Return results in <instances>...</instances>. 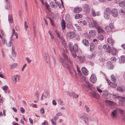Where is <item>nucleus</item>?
I'll use <instances>...</instances> for the list:
<instances>
[{"label":"nucleus","instance_id":"obj_15","mask_svg":"<svg viewBox=\"0 0 125 125\" xmlns=\"http://www.w3.org/2000/svg\"><path fill=\"white\" fill-rule=\"evenodd\" d=\"M91 96L95 98L98 99L99 98V94L94 92H92L91 93Z\"/></svg>","mask_w":125,"mask_h":125},{"label":"nucleus","instance_id":"obj_45","mask_svg":"<svg viewBox=\"0 0 125 125\" xmlns=\"http://www.w3.org/2000/svg\"><path fill=\"white\" fill-rule=\"evenodd\" d=\"M116 60V59L115 57H112L111 58V61L112 62H115Z\"/></svg>","mask_w":125,"mask_h":125},{"label":"nucleus","instance_id":"obj_31","mask_svg":"<svg viewBox=\"0 0 125 125\" xmlns=\"http://www.w3.org/2000/svg\"><path fill=\"white\" fill-rule=\"evenodd\" d=\"M110 87L113 88H115L117 86V84L116 83H113L111 82L109 83Z\"/></svg>","mask_w":125,"mask_h":125},{"label":"nucleus","instance_id":"obj_32","mask_svg":"<svg viewBox=\"0 0 125 125\" xmlns=\"http://www.w3.org/2000/svg\"><path fill=\"white\" fill-rule=\"evenodd\" d=\"M112 54L113 55H115L116 53V50L115 49L114 47L112 48L111 49Z\"/></svg>","mask_w":125,"mask_h":125},{"label":"nucleus","instance_id":"obj_61","mask_svg":"<svg viewBox=\"0 0 125 125\" xmlns=\"http://www.w3.org/2000/svg\"><path fill=\"white\" fill-rule=\"evenodd\" d=\"M20 110L21 112L22 113H23L25 112V109L22 107H21L20 108Z\"/></svg>","mask_w":125,"mask_h":125},{"label":"nucleus","instance_id":"obj_49","mask_svg":"<svg viewBox=\"0 0 125 125\" xmlns=\"http://www.w3.org/2000/svg\"><path fill=\"white\" fill-rule=\"evenodd\" d=\"M55 33H56L57 36L59 38H60V37H61V35H60V34L59 33L58 31L57 30H56L55 31Z\"/></svg>","mask_w":125,"mask_h":125},{"label":"nucleus","instance_id":"obj_13","mask_svg":"<svg viewBox=\"0 0 125 125\" xmlns=\"http://www.w3.org/2000/svg\"><path fill=\"white\" fill-rule=\"evenodd\" d=\"M96 32L94 30H92L90 31L89 32V36L91 37H95L96 35Z\"/></svg>","mask_w":125,"mask_h":125},{"label":"nucleus","instance_id":"obj_26","mask_svg":"<svg viewBox=\"0 0 125 125\" xmlns=\"http://www.w3.org/2000/svg\"><path fill=\"white\" fill-rule=\"evenodd\" d=\"M82 42L83 44L85 46H88L89 45V43L88 41L86 40H83L82 41Z\"/></svg>","mask_w":125,"mask_h":125},{"label":"nucleus","instance_id":"obj_18","mask_svg":"<svg viewBox=\"0 0 125 125\" xmlns=\"http://www.w3.org/2000/svg\"><path fill=\"white\" fill-rule=\"evenodd\" d=\"M82 10V9L80 7H76L73 9L74 12L75 13H77L81 11Z\"/></svg>","mask_w":125,"mask_h":125},{"label":"nucleus","instance_id":"obj_64","mask_svg":"<svg viewBox=\"0 0 125 125\" xmlns=\"http://www.w3.org/2000/svg\"><path fill=\"white\" fill-rule=\"evenodd\" d=\"M62 114L61 112H59L56 113V116H59L62 115Z\"/></svg>","mask_w":125,"mask_h":125},{"label":"nucleus","instance_id":"obj_6","mask_svg":"<svg viewBox=\"0 0 125 125\" xmlns=\"http://www.w3.org/2000/svg\"><path fill=\"white\" fill-rule=\"evenodd\" d=\"M83 8L86 14L89 13L90 10V8L89 6L87 4H85L83 5Z\"/></svg>","mask_w":125,"mask_h":125},{"label":"nucleus","instance_id":"obj_42","mask_svg":"<svg viewBox=\"0 0 125 125\" xmlns=\"http://www.w3.org/2000/svg\"><path fill=\"white\" fill-rule=\"evenodd\" d=\"M120 14L121 15H125V11L122 9H120L119 11Z\"/></svg>","mask_w":125,"mask_h":125},{"label":"nucleus","instance_id":"obj_46","mask_svg":"<svg viewBox=\"0 0 125 125\" xmlns=\"http://www.w3.org/2000/svg\"><path fill=\"white\" fill-rule=\"evenodd\" d=\"M39 95V92L38 91H36L34 94V95L36 96V98L37 99H38V97Z\"/></svg>","mask_w":125,"mask_h":125},{"label":"nucleus","instance_id":"obj_35","mask_svg":"<svg viewBox=\"0 0 125 125\" xmlns=\"http://www.w3.org/2000/svg\"><path fill=\"white\" fill-rule=\"evenodd\" d=\"M8 20L9 22L12 23L13 22L12 17V15H8Z\"/></svg>","mask_w":125,"mask_h":125},{"label":"nucleus","instance_id":"obj_36","mask_svg":"<svg viewBox=\"0 0 125 125\" xmlns=\"http://www.w3.org/2000/svg\"><path fill=\"white\" fill-rule=\"evenodd\" d=\"M83 17L82 15L80 14H77L75 15V19H79Z\"/></svg>","mask_w":125,"mask_h":125},{"label":"nucleus","instance_id":"obj_24","mask_svg":"<svg viewBox=\"0 0 125 125\" xmlns=\"http://www.w3.org/2000/svg\"><path fill=\"white\" fill-rule=\"evenodd\" d=\"M117 90L121 92H123L125 90V87L123 86L117 87Z\"/></svg>","mask_w":125,"mask_h":125},{"label":"nucleus","instance_id":"obj_34","mask_svg":"<svg viewBox=\"0 0 125 125\" xmlns=\"http://www.w3.org/2000/svg\"><path fill=\"white\" fill-rule=\"evenodd\" d=\"M111 79L112 81L114 83L116 81V78L113 75H112L111 76Z\"/></svg>","mask_w":125,"mask_h":125},{"label":"nucleus","instance_id":"obj_56","mask_svg":"<svg viewBox=\"0 0 125 125\" xmlns=\"http://www.w3.org/2000/svg\"><path fill=\"white\" fill-rule=\"evenodd\" d=\"M41 124L43 125H47L48 124V123L47 121L45 120L43 123Z\"/></svg>","mask_w":125,"mask_h":125},{"label":"nucleus","instance_id":"obj_55","mask_svg":"<svg viewBox=\"0 0 125 125\" xmlns=\"http://www.w3.org/2000/svg\"><path fill=\"white\" fill-rule=\"evenodd\" d=\"M99 40H102L104 39V37L103 35H101L99 37Z\"/></svg>","mask_w":125,"mask_h":125},{"label":"nucleus","instance_id":"obj_54","mask_svg":"<svg viewBox=\"0 0 125 125\" xmlns=\"http://www.w3.org/2000/svg\"><path fill=\"white\" fill-rule=\"evenodd\" d=\"M12 35L11 37V38H10L11 39H12V37L15 34V33L16 32H15V29H12Z\"/></svg>","mask_w":125,"mask_h":125},{"label":"nucleus","instance_id":"obj_22","mask_svg":"<svg viewBox=\"0 0 125 125\" xmlns=\"http://www.w3.org/2000/svg\"><path fill=\"white\" fill-rule=\"evenodd\" d=\"M96 28L97 29L98 33H102L104 32V31L102 29L101 27L99 25Z\"/></svg>","mask_w":125,"mask_h":125},{"label":"nucleus","instance_id":"obj_44","mask_svg":"<svg viewBox=\"0 0 125 125\" xmlns=\"http://www.w3.org/2000/svg\"><path fill=\"white\" fill-rule=\"evenodd\" d=\"M111 47L109 46H108V47H107V48L106 49V51L107 52L110 53L111 52Z\"/></svg>","mask_w":125,"mask_h":125},{"label":"nucleus","instance_id":"obj_51","mask_svg":"<svg viewBox=\"0 0 125 125\" xmlns=\"http://www.w3.org/2000/svg\"><path fill=\"white\" fill-rule=\"evenodd\" d=\"M58 101L59 104H60L61 105H63V101L61 99H59L58 100Z\"/></svg>","mask_w":125,"mask_h":125},{"label":"nucleus","instance_id":"obj_1","mask_svg":"<svg viewBox=\"0 0 125 125\" xmlns=\"http://www.w3.org/2000/svg\"><path fill=\"white\" fill-rule=\"evenodd\" d=\"M63 50L64 52L62 53V56L65 60H68L69 62V63L68 64L65 63L63 65V67L66 68L68 70L70 74L72 75L74 73H76V71L75 70L74 66L72 64V62L68 59V57L66 55V53L67 52V51L66 48L64 47L63 49Z\"/></svg>","mask_w":125,"mask_h":125},{"label":"nucleus","instance_id":"obj_60","mask_svg":"<svg viewBox=\"0 0 125 125\" xmlns=\"http://www.w3.org/2000/svg\"><path fill=\"white\" fill-rule=\"evenodd\" d=\"M40 111L41 113L42 114H44L45 112L44 109L43 107L41 109Z\"/></svg>","mask_w":125,"mask_h":125},{"label":"nucleus","instance_id":"obj_14","mask_svg":"<svg viewBox=\"0 0 125 125\" xmlns=\"http://www.w3.org/2000/svg\"><path fill=\"white\" fill-rule=\"evenodd\" d=\"M119 102L120 105H123L125 104L124 102L125 101V97H119Z\"/></svg>","mask_w":125,"mask_h":125},{"label":"nucleus","instance_id":"obj_39","mask_svg":"<svg viewBox=\"0 0 125 125\" xmlns=\"http://www.w3.org/2000/svg\"><path fill=\"white\" fill-rule=\"evenodd\" d=\"M99 60L100 62H103L105 61V58L104 56H101Z\"/></svg>","mask_w":125,"mask_h":125},{"label":"nucleus","instance_id":"obj_28","mask_svg":"<svg viewBox=\"0 0 125 125\" xmlns=\"http://www.w3.org/2000/svg\"><path fill=\"white\" fill-rule=\"evenodd\" d=\"M18 75H17L14 76L12 78V80L14 83H17V80Z\"/></svg>","mask_w":125,"mask_h":125},{"label":"nucleus","instance_id":"obj_7","mask_svg":"<svg viewBox=\"0 0 125 125\" xmlns=\"http://www.w3.org/2000/svg\"><path fill=\"white\" fill-rule=\"evenodd\" d=\"M60 3L58 2H57L55 0H54V1L51 2L50 3L51 7L52 8H56L59 5Z\"/></svg>","mask_w":125,"mask_h":125},{"label":"nucleus","instance_id":"obj_29","mask_svg":"<svg viewBox=\"0 0 125 125\" xmlns=\"http://www.w3.org/2000/svg\"><path fill=\"white\" fill-rule=\"evenodd\" d=\"M85 86L86 87L90 89L92 87V85L88 82H85L84 83V86Z\"/></svg>","mask_w":125,"mask_h":125},{"label":"nucleus","instance_id":"obj_17","mask_svg":"<svg viewBox=\"0 0 125 125\" xmlns=\"http://www.w3.org/2000/svg\"><path fill=\"white\" fill-rule=\"evenodd\" d=\"M67 94L70 96H72L73 98H76L78 97V95L76 94L73 93H70L69 92H67Z\"/></svg>","mask_w":125,"mask_h":125},{"label":"nucleus","instance_id":"obj_5","mask_svg":"<svg viewBox=\"0 0 125 125\" xmlns=\"http://www.w3.org/2000/svg\"><path fill=\"white\" fill-rule=\"evenodd\" d=\"M87 115L85 114H81L80 116V118L84 121L85 123L88 124V118Z\"/></svg>","mask_w":125,"mask_h":125},{"label":"nucleus","instance_id":"obj_40","mask_svg":"<svg viewBox=\"0 0 125 125\" xmlns=\"http://www.w3.org/2000/svg\"><path fill=\"white\" fill-rule=\"evenodd\" d=\"M12 39L11 38L10 40L9 41V42L7 44V45L9 47H10L12 44V42L13 40H12Z\"/></svg>","mask_w":125,"mask_h":125},{"label":"nucleus","instance_id":"obj_38","mask_svg":"<svg viewBox=\"0 0 125 125\" xmlns=\"http://www.w3.org/2000/svg\"><path fill=\"white\" fill-rule=\"evenodd\" d=\"M110 14L104 13V17L106 19H108L110 18Z\"/></svg>","mask_w":125,"mask_h":125},{"label":"nucleus","instance_id":"obj_53","mask_svg":"<svg viewBox=\"0 0 125 125\" xmlns=\"http://www.w3.org/2000/svg\"><path fill=\"white\" fill-rule=\"evenodd\" d=\"M70 16L69 14H67L65 15V20L67 21L68 20L70 19Z\"/></svg>","mask_w":125,"mask_h":125},{"label":"nucleus","instance_id":"obj_37","mask_svg":"<svg viewBox=\"0 0 125 125\" xmlns=\"http://www.w3.org/2000/svg\"><path fill=\"white\" fill-rule=\"evenodd\" d=\"M111 11L110 9L108 8H107L106 9L104 13L110 14Z\"/></svg>","mask_w":125,"mask_h":125},{"label":"nucleus","instance_id":"obj_23","mask_svg":"<svg viewBox=\"0 0 125 125\" xmlns=\"http://www.w3.org/2000/svg\"><path fill=\"white\" fill-rule=\"evenodd\" d=\"M119 62L120 63H123L125 62V57L124 56H121L119 58Z\"/></svg>","mask_w":125,"mask_h":125},{"label":"nucleus","instance_id":"obj_33","mask_svg":"<svg viewBox=\"0 0 125 125\" xmlns=\"http://www.w3.org/2000/svg\"><path fill=\"white\" fill-rule=\"evenodd\" d=\"M78 58H79L80 61L82 62H83L85 60V57L84 56H78Z\"/></svg>","mask_w":125,"mask_h":125},{"label":"nucleus","instance_id":"obj_20","mask_svg":"<svg viewBox=\"0 0 125 125\" xmlns=\"http://www.w3.org/2000/svg\"><path fill=\"white\" fill-rule=\"evenodd\" d=\"M103 96L104 98L107 99L111 97L110 94L107 92H105L104 93V94Z\"/></svg>","mask_w":125,"mask_h":125},{"label":"nucleus","instance_id":"obj_25","mask_svg":"<svg viewBox=\"0 0 125 125\" xmlns=\"http://www.w3.org/2000/svg\"><path fill=\"white\" fill-rule=\"evenodd\" d=\"M18 65V64L16 63H14L9 65V67L11 69H13L16 68Z\"/></svg>","mask_w":125,"mask_h":125},{"label":"nucleus","instance_id":"obj_12","mask_svg":"<svg viewBox=\"0 0 125 125\" xmlns=\"http://www.w3.org/2000/svg\"><path fill=\"white\" fill-rule=\"evenodd\" d=\"M114 27L112 24H110V26H106L105 27V29L107 31L110 32L111 29H114Z\"/></svg>","mask_w":125,"mask_h":125},{"label":"nucleus","instance_id":"obj_47","mask_svg":"<svg viewBox=\"0 0 125 125\" xmlns=\"http://www.w3.org/2000/svg\"><path fill=\"white\" fill-rule=\"evenodd\" d=\"M59 38L61 40V41L62 43L63 44H65V41L63 37L62 36H61Z\"/></svg>","mask_w":125,"mask_h":125},{"label":"nucleus","instance_id":"obj_16","mask_svg":"<svg viewBox=\"0 0 125 125\" xmlns=\"http://www.w3.org/2000/svg\"><path fill=\"white\" fill-rule=\"evenodd\" d=\"M105 102L107 105L109 106L115 105L116 104L114 102L108 100H105Z\"/></svg>","mask_w":125,"mask_h":125},{"label":"nucleus","instance_id":"obj_8","mask_svg":"<svg viewBox=\"0 0 125 125\" xmlns=\"http://www.w3.org/2000/svg\"><path fill=\"white\" fill-rule=\"evenodd\" d=\"M75 36V34L74 31H70L67 33V37L69 38H73Z\"/></svg>","mask_w":125,"mask_h":125},{"label":"nucleus","instance_id":"obj_43","mask_svg":"<svg viewBox=\"0 0 125 125\" xmlns=\"http://www.w3.org/2000/svg\"><path fill=\"white\" fill-rule=\"evenodd\" d=\"M118 108L119 110V111H118V113H120L121 115H123L124 113V111L123 110L118 108Z\"/></svg>","mask_w":125,"mask_h":125},{"label":"nucleus","instance_id":"obj_58","mask_svg":"<svg viewBox=\"0 0 125 125\" xmlns=\"http://www.w3.org/2000/svg\"><path fill=\"white\" fill-rule=\"evenodd\" d=\"M94 56L93 54H88V57L90 59L92 58Z\"/></svg>","mask_w":125,"mask_h":125},{"label":"nucleus","instance_id":"obj_3","mask_svg":"<svg viewBox=\"0 0 125 125\" xmlns=\"http://www.w3.org/2000/svg\"><path fill=\"white\" fill-rule=\"evenodd\" d=\"M92 21L93 22H89V25L90 28L95 27L96 28L99 26V24L97 20L93 19Z\"/></svg>","mask_w":125,"mask_h":125},{"label":"nucleus","instance_id":"obj_11","mask_svg":"<svg viewBox=\"0 0 125 125\" xmlns=\"http://www.w3.org/2000/svg\"><path fill=\"white\" fill-rule=\"evenodd\" d=\"M90 80L91 82L94 83H95L97 81L96 76L94 74H92L90 77Z\"/></svg>","mask_w":125,"mask_h":125},{"label":"nucleus","instance_id":"obj_57","mask_svg":"<svg viewBox=\"0 0 125 125\" xmlns=\"http://www.w3.org/2000/svg\"><path fill=\"white\" fill-rule=\"evenodd\" d=\"M67 28L69 29H71L72 27V24H68L66 26Z\"/></svg>","mask_w":125,"mask_h":125},{"label":"nucleus","instance_id":"obj_48","mask_svg":"<svg viewBox=\"0 0 125 125\" xmlns=\"http://www.w3.org/2000/svg\"><path fill=\"white\" fill-rule=\"evenodd\" d=\"M84 107L86 109V111L87 112H89L90 111V110L88 106L85 105Z\"/></svg>","mask_w":125,"mask_h":125},{"label":"nucleus","instance_id":"obj_52","mask_svg":"<svg viewBox=\"0 0 125 125\" xmlns=\"http://www.w3.org/2000/svg\"><path fill=\"white\" fill-rule=\"evenodd\" d=\"M2 39V43L3 44H4L6 43V40L5 38H3Z\"/></svg>","mask_w":125,"mask_h":125},{"label":"nucleus","instance_id":"obj_4","mask_svg":"<svg viewBox=\"0 0 125 125\" xmlns=\"http://www.w3.org/2000/svg\"><path fill=\"white\" fill-rule=\"evenodd\" d=\"M118 111L119 109L118 108H116L111 112L110 115L113 119H115L117 118Z\"/></svg>","mask_w":125,"mask_h":125},{"label":"nucleus","instance_id":"obj_21","mask_svg":"<svg viewBox=\"0 0 125 125\" xmlns=\"http://www.w3.org/2000/svg\"><path fill=\"white\" fill-rule=\"evenodd\" d=\"M106 65L108 68L110 69H113L114 67L112 63L110 61L106 63Z\"/></svg>","mask_w":125,"mask_h":125},{"label":"nucleus","instance_id":"obj_27","mask_svg":"<svg viewBox=\"0 0 125 125\" xmlns=\"http://www.w3.org/2000/svg\"><path fill=\"white\" fill-rule=\"evenodd\" d=\"M107 42L112 45H113L114 43V41L111 38H108L107 39Z\"/></svg>","mask_w":125,"mask_h":125},{"label":"nucleus","instance_id":"obj_19","mask_svg":"<svg viewBox=\"0 0 125 125\" xmlns=\"http://www.w3.org/2000/svg\"><path fill=\"white\" fill-rule=\"evenodd\" d=\"M83 73L85 75H87L88 74V71L85 67H83L81 69Z\"/></svg>","mask_w":125,"mask_h":125},{"label":"nucleus","instance_id":"obj_63","mask_svg":"<svg viewBox=\"0 0 125 125\" xmlns=\"http://www.w3.org/2000/svg\"><path fill=\"white\" fill-rule=\"evenodd\" d=\"M3 89L5 91H7L8 89V87L7 86H5L3 87Z\"/></svg>","mask_w":125,"mask_h":125},{"label":"nucleus","instance_id":"obj_50","mask_svg":"<svg viewBox=\"0 0 125 125\" xmlns=\"http://www.w3.org/2000/svg\"><path fill=\"white\" fill-rule=\"evenodd\" d=\"M125 3L124 1H122L120 3L119 5L121 7H123L124 6H125Z\"/></svg>","mask_w":125,"mask_h":125},{"label":"nucleus","instance_id":"obj_30","mask_svg":"<svg viewBox=\"0 0 125 125\" xmlns=\"http://www.w3.org/2000/svg\"><path fill=\"white\" fill-rule=\"evenodd\" d=\"M61 25L62 29H64L65 27V22L63 20H62L61 21Z\"/></svg>","mask_w":125,"mask_h":125},{"label":"nucleus","instance_id":"obj_2","mask_svg":"<svg viewBox=\"0 0 125 125\" xmlns=\"http://www.w3.org/2000/svg\"><path fill=\"white\" fill-rule=\"evenodd\" d=\"M68 48L71 52L74 51L75 52H78V47L76 44H75L73 46L72 43L70 42L68 44Z\"/></svg>","mask_w":125,"mask_h":125},{"label":"nucleus","instance_id":"obj_59","mask_svg":"<svg viewBox=\"0 0 125 125\" xmlns=\"http://www.w3.org/2000/svg\"><path fill=\"white\" fill-rule=\"evenodd\" d=\"M51 122L52 124L53 125H56V123L55 122V121H54L53 119H51Z\"/></svg>","mask_w":125,"mask_h":125},{"label":"nucleus","instance_id":"obj_10","mask_svg":"<svg viewBox=\"0 0 125 125\" xmlns=\"http://www.w3.org/2000/svg\"><path fill=\"white\" fill-rule=\"evenodd\" d=\"M91 14L94 17L97 16H100L101 15V13L99 12H96L95 10L93 8L91 9Z\"/></svg>","mask_w":125,"mask_h":125},{"label":"nucleus","instance_id":"obj_41","mask_svg":"<svg viewBox=\"0 0 125 125\" xmlns=\"http://www.w3.org/2000/svg\"><path fill=\"white\" fill-rule=\"evenodd\" d=\"M94 49V45L93 44L91 43L90 44V50L91 51H92Z\"/></svg>","mask_w":125,"mask_h":125},{"label":"nucleus","instance_id":"obj_62","mask_svg":"<svg viewBox=\"0 0 125 125\" xmlns=\"http://www.w3.org/2000/svg\"><path fill=\"white\" fill-rule=\"evenodd\" d=\"M26 59L28 63H31V61L30 60L29 58L26 57Z\"/></svg>","mask_w":125,"mask_h":125},{"label":"nucleus","instance_id":"obj_9","mask_svg":"<svg viewBox=\"0 0 125 125\" xmlns=\"http://www.w3.org/2000/svg\"><path fill=\"white\" fill-rule=\"evenodd\" d=\"M111 14L114 17H116L118 15V12L117 9H112L111 11Z\"/></svg>","mask_w":125,"mask_h":125}]
</instances>
